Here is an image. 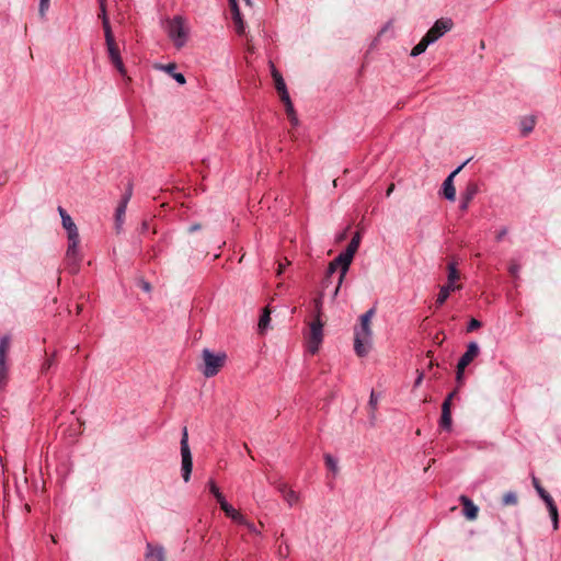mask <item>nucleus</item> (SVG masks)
<instances>
[{"mask_svg": "<svg viewBox=\"0 0 561 561\" xmlns=\"http://www.w3.org/2000/svg\"><path fill=\"white\" fill-rule=\"evenodd\" d=\"M375 314V309L370 308L360 316V323L355 328L354 351L359 357L368 354L371 345L373 332L370 321Z\"/></svg>", "mask_w": 561, "mask_h": 561, "instance_id": "obj_1", "label": "nucleus"}, {"mask_svg": "<svg viewBox=\"0 0 561 561\" xmlns=\"http://www.w3.org/2000/svg\"><path fill=\"white\" fill-rule=\"evenodd\" d=\"M62 227L67 231L68 238V248L66 252V260L69 265L72 267V272L76 273L78 271V266L81 262V254L79 250L80 236L76 224L73 222L70 216H64V220L61 221Z\"/></svg>", "mask_w": 561, "mask_h": 561, "instance_id": "obj_2", "label": "nucleus"}, {"mask_svg": "<svg viewBox=\"0 0 561 561\" xmlns=\"http://www.w3.org/2000/svg\"><path fill=\"white\" fill-rule=\"evenodd\" d=\"M164 31L176 48H182L186 44L190 30L184 16L175 15L172 19H167Z\"/></svg>", "mask_w": 561, "mask_h": 561, "instance_id": "obj_3", "label": "nucleus"}, {"mask_svg": "<svg viewBox=\"0 0 561 561\" xmlns=\"http://www.w3.org/2000/svg\"><path fill=\"white\" fill-rule=\"evenodd\" d=\"M202 358L204 362L202 373L206 378H210L219 373L226 362L227 355L224 352L213 353L210 350L204 348Z\"/></svg>", "mask_w": 561, "mask_h": 561, "instance_id": "obj_4", "label": "nucleus"}, {"mask_svg": "<svg viewBox=\"0 0 561 561\" xmlns=\"http://www.w3.org/2000/svg\"><path fill=\"white\" fill-rule=\"evenodd\" d=\"M181 457H182V478L185 482H188L191 479V473L193 469V460H192V454L188 446V433L187 427L184 426L182 430V437H181Z\"/></svg>", "mask_w": 561, "mask_h": 561, "instance_id": "obj_5", "label": "nucleus"}, {"mask_svg": "<svg viewBox=\"0 0 561 561\" xmlns=\"http://www.w3.org/2000/svg\"><path fill=\"white\" fill-rule=\"evenodd\" d=\"M350 265L351 264H346V261H339V255L332 260L330 263H329V266L327 268V274H325V277L323 279V288L328 287L329 285V279L330 277L337 271V268H340V274H339V277H337V284H336V287L333 291V295H332V298L334 299L337 294H339V290H340V287L346 276V273L350 268Z\"/></svg>", "mask_w": 561, "mask_h": 561, "instance_id": "obj_6", "label": "nucleus"}, {"mask_svg": "<svg viewBox=\"0 0 561 561\" xmlns=\"http://www.w3.org/2000/svg\"><path fill=\"white\" fill-rule=\"evenodd\" d=\"M323 322L322 319H313L309 325V333L307 335V350L310 354L314 355L323 341Z\"/></svg>", "mask_w": 561, "mask_h": 561, "instance_id": "obj_7", "label": "nucleus"}, {"mask_svg": "<svg viewBox=\"0 0 561 561\" xmlns=\"http://www.w3.org/2000/svg\"><path fill=\"white\" fill-rule=\"evenodd\" d=\"M480 348L477 342H470L467 351L459 358L457 364L456 379L458 383L462 382L465 368L479 355Z\"/></svg>", "mask_w": 561, "mask_h": 561, "instance_id": "obj_8", "label": "nucleus"}, {"mask_svg": "<svg viewBox=\"0 0 561 561\" xmlns=\"http://www.w3.org/2000/svg\"><path fill=\"white\" fill-rule=\"evenodd\" d=\"M105 36V44L108 53V58L111 62L114 65V67L117 69V71L122 75H126V68L124 66V62L121 57V53L118 49V46L115 42L113 34H107Z\"/></svg>", "mask_w": 561, "mask_h": 561, "instance_id": "obj_9", "label": "nucleus"}, {"mask_svg": "<svg viewBox=\"0 0 561 561\" xmlns=\"http://www.w3.org/2000/svg\"><path fill=\"white\" fill-rule=\"evenodd\" d=\"M453 27V21L450 19H439L434 25L427 31L425 36L431 39L432 43L440 38L445 33L450 31Z\"/></svg>", "mask_w": 561, "mask_h": 561, "instance_id": "obj_10", "label": "nucleus"}, {"mask_svg": "<svg viewBox=\"0 0 561 561\" xmlns=\"http://www.w3.org/2000/svg\"><path fill=\"white\" fill-rule=\"evenodd\" d=\"M466 164L462 163L461 165H459L456 170H454L444 181L443 183V194H444V197L450 202H454L456 199V188H455V185H454V178L455 175L463 168V165Z\"/></svg>", "mask_w": 561, "mask_h": 561, "instance_id": "obj_11", "label": "nucleus"}, {"mask_svg": "<svg viewBox=\"0 0 561 561\" xmlns=\"http://www.w3.org/2000/svg\"><path fill=\"white\" fill-rule=\"evenodd\" d=\"M360 234L359 232H356L353 236L352 240L350 241L348 245L346 247L345 251L339 254V261H346V264H351L355 253L358 250Z\"/></svg>", "mask_w": 561, "mask_h": 561, "instance_id": "obj_12", "label": "nucleus"}, {"mask_svg": "<svg viewBox=\"0 0 561 561\" xmlns=\"http://www.w3.org/2000/svg\"><path fill=\"white\" fill-rule=\"evenodd\" d=\"M479 192V185L476 182H469L466 186L465 192L461 194V201L459 208L462 211H466L469 207L470 202L474 198V196Z\"/></svg>", "mask_w": 561, "mask_h": 561, "instance_id": "obj_13", "label": "nucleus"}, {"mask_svg": "<svg viewBox=\"0 0 561 561\" xmlns=\"http://www.w3.org/2000/svg\"><path fill=\"white\" fill-rule=\"evenodd\" d=\"M271 73L275 82V89L278 92L280 100L285 99L286 95H289V93L287 91L284 78L273 64L271 65Z\"/></svg>", "mask_w": 561, "mask_h": 561, "instance_id": "obj_14", "label": "nucleus"}, {"mask_svg": "<svg viewBox=\"0 0 561 561\" xmlns=\"http://www.w3.org/2000/svg\"><path fill=\"white\" fill-rule=\"evenodd\" d=\"M459 501L463 506V515L466 518L469 520L476 519L479 511L478 506L467 495H460Z\"/></svg>", "mask_w": 561, "mask_h": 561, "instance_id": "obj_15", "label": "nucleus"}, {"mask_svg": "<svg viewBox=\"0 0 561 561\" xmlns=\"http://www.w3.org/2000/svg\"><path fill=\"white\" fill-rule=\"evenodd\" d=\"M145 559L146 561H165V553L163 547L153 546L148 542Z\"/></svg>", "mask_w": 561, "mask_h": 561, "instance_id": "obj_16", "label": "nucleus"}, {"mask_svg": "<svg viewBox=\"0 0 561 561\" xmlns=\"http://www.w3.org/2000/svg\"><path fill=\"white\" fill-rule=\"evenodd\" d=\"M439 426L445 431H450L451 428V412L448 400H444L442 404V416L439 421Z\"/></svg>", "mask_w": 561, "mask_h": 561, "instance_id": "obj_17", "label": "nucleus"}, {"mask_svg": "<svg viewBox=\"0 0 561 561\" xmlns=\"http://www.w3.org/2000/svg\"><path fill=\"white\" fill-rule=\"evenodd\" d=\"M460 286H457V285H450V284H445L444 286L440 287L439 289V293L437 295V298H436V306L437 307H440L443 306L446 300L448 299L449 295L451 291H455L457 289H459Z\"/></svg>", "mask_w": 561, "mask_h": 561, "instance_id": "obj_18", "label": "nucleus"}, {"mask_svg": "<svg viewBox=\"0 0 561 561\" xmlns=\"http://www.w3.org/2000/svg\"><path fill=\"white\" fill-rule=\"evenodd\" d=\"M225 514L236 523H245V517L239 513L231 504L224 502L220 507Z\"/></svg>", "mask_w": 561, "mask_h": 561, "instance_id": "obj_19", "label": "nucleus"}, {"mask_svg": "<svg viewBox=\"0 0 561 561\" xmlns=\"http://www.w3.org/2000/svg\"><path fill=\"white\" fill-rule=\"evenodd\" d=\"M100 3V19L102 20V25L104 30V35L113 34L112 27L110 24V20L106 12V0H99Z\"/></svg>", "mask_w": 561, "mask_h": 561, "instance_id": "obj_20", "label": "nucleus"}, {"mask_svg": "<svg viewBox=\"0 0 561 561\" xmlns=\"http://www.w3.org/2000/svg\"><path fill=\"white\" fill-rule=\"evenodd\" d=\"M160 69L164 70L167 73H169L170 76L173 77V79L179 83V84H184L186 82L185 80V77L183 73H180V72H175V69H176V65L174 62H170L168 65H164V66H160Z\"/></svg>", "mask_w": 561, "mask_h": 561, "instance_id": "obj_21", "label": "nucleus"}, {"mask_svg": "<svg viewBox=\"0 0 561 561\" xmlns=\"http://www.w3.org/2000/svg\"><path fill=\"white\" fill-rule=\"evenodd\" d=\"M536 117L535 116H526L520 121V134L522 136H528L535 128Z\"/></svg>", "mask_w": 561, "mask_h": 561, "instance_id": "obj_22", "label": "nucleus"}, {"mask_svg": "<svg viewBox=\"0 0 561 561\" xmlns=\"http://www.w3.org/2000/svg\"><path fill=\"white\" fill-rule=\"evenodd\" d=\"M282 102L285 104L286 114H287L290 123L294 126L298 125V117H297V114L295 112V108H294L293 102L290 100V96L286 95L285 99H282Z\"/></svg>", "mask_w": 561, "mask_h": 561, "instance_id": "obj_23", "label": "nucleus"}, {"mask_svg": "<svg viewBox=\"0 0 561 561\" xmlns=\"http://www.w3.org/2000/svg\"><path fill=\"white\" fill-rule=\"evenodd\" d=\"M126 208H127L126 199H121V202L116 208V211H115V221H116L117 229H119L123 225Z\"/></svg>", "mask_w": 561, "mask_h": 561, "instance_id": "obj_24", "label": "nucleus"}, {"mask_svg": "<svg viewBox=\"0 0 561 561\" xmlns=\"http://www.w3.org/2000/svg\"><path fill=\"white\" fill-rule=\"evenodd\" d=\"M431 44H433L431 42V39H428L424 35L423 38L412 48L411 56L416 57V56L423 54L426 50V48L428 47V45H431Z\"/></svg>", "mask_w": 561, "mask_h": 561, "instance_id": "obj_25", "label": "nucleus"}, {"mask_svg": "<svg viewBox=\"0 0 561 561\" xmlns=\"http://www.w3.org/2000/svg\"><path fill=\"white\" fill-rule=\"evenodd\" d=\"M9 350L10 336L3 335L0 337V362H7Z\"/></svg>", "mask_w": 561, "mask_h": 561, "instance_id": "obj_26", "label": "nucleus"}, {"mask_svg": "<svg viewBox=\"0 0 561 561\" xmlns=\"http://www.w3.org/2000/svg\"><path fill=\"white\" fill-rule=\"evenodd\" d=\"M533 485L545 503H548V501L553 500L551 495L541 486L539 480L536 477H533Z\"/></svg>", "mask_w": 561, "mask_h": 561, "instance_id": "obj_27", "label": "nucleus"}, {"mask_svg": "<svg viewBox=\"0 0 561 561\" xmlns=\"http://www.w3.org/2000/svg\"><path fill=\"white\" fill-rule=\"evenodd\" d=\"M546 505H547V508L549 511V515H550V517L552 519L553 528L557 529L558 528V508H557V505H556L553 500L548 501V503H546Z\"/></svg>", "mask_w": 561, "mask_h": 561, "instance_id": "obj_28", "label": "nucleus"}, {"mask_svg": "<svg viewBox=\"0 0 561 561\" xmlns=\"http://www.w3.org/2000/svg\"><path fill=\"white\" fill-rule=\"evenodd\" d=\"M270 321H271V312H270L268 308H265L263 310V313L260 317V320H259V329L261 332H264L267 329Z\"/></svg>", "mask_w": 561, "mask_h": 561, "instance_id": "obj_29", "label": "nucleus"}, {"mask_svg": "<svg viewBox=\"0 0 561 561\" xmlns=\"http://www.w3.org/2000/svg\"><path fill=\"white\" fill-rule=\"evenodd\" d=\"M9 379V368L7 362H0V390L7 386Z\"/></svg>", "mask_w": 561, "mask_h": 561, "instance_id": "obj_30", "label": "nucleus"}, {"mask_svg": "<svg viewBox=\"0 0 561 561\" xmlns=\"http://www.w3.org/2000/svg\"><path fill=\"white\" fill-rule=\"evenodd\" d=\"M232 20H233V23H234V28H236V32L239 34V35H242L244 34V31H245V25H244V22L242 20V16H241V12L239 13H234L232 14Z\"/></svg>", "mask_w": 561, "mask_h": 561, "instance_id": "obj_31", "label": "nucleus"}, {"mask_svg": "<svg viewBox=\"0 0 561 561\" xmlns=\"http://www.w3.org/2000/svg\"><path fill=\"white\" fill-rule=\"evenodd\" d=\"M459 279V272L456 268L455 263L448 264V276H447V283L450 285H455V282Z\"/></svg>", "mask_w": 561, "mask_h": 561, "instance_id": "obj_32", "label": "nucleus"}, {"mask_svg": "<svg viewBox=\"0 0 561 561\" xmlns=\"http://www.w3.org/2000/svg\"><path fill=\"white\" fill-rule=\"evenodd\" d=\"M323 293L313 299L314 307V319H321L322 317V305H323Z\"/></svg>", "mask_w": 561, "mask_h": 561, "instance_id": "obj_33", "label": "nucleus"}, {"mask_svg": "<svg viewBox=\"0 0 561 561\" xmlns=\"http://www.w3.org/2000/svg\"><path fill=\"white\" fill-rule=\"evenodd\" d=\"M283 497L288 503L289 506L295 505L299 500L298 493L291 489L286 491V493L283 495Z\"/></svg>", "mask_w": 561, "mask_h": 561, "instance_id": "obj_34", "label": "nucleus"}, {"mask_svg": "<svg viewBox=\"0 0 561 561\" xmlns=\"http://www.w3.org/2000/svg\"><path fill=\"white\" fill-rule=\"evenodd\" d=\"M377 403H378V397L375 393V391H371L370 397H369V402H368L369 407L373 410V412L370 414L371 422H374V420H375V410L377 409Z\"/></svg>", "mask_w": 561, "mask_h": 561, "instance_id": "obj_35", "label": "nucleus"}, {"mask_svg": "<svg viewBox=\"0 0 561 561\" xmlns=\"http://www.w3.org/2000/svg\"><path fill=\"white\" fill-rule=\"evenodd\" d=\"M502 503L504 505H516L517 504V495L514 492H507L504 494Z\"/></svg>", "mask_w": 561, "mask_h": 561, "instance_id": "obj_36", "label": "nucleus"}, {"mask_svg": "<svg viewBox=\"0 0 561 561\" xmlns=\"http://www.w3.org/2000/svg\"><path fill=\"white\" fill-rule=\"evenodd\" d=\"M324 460H325V465L327 467L333 471V472H336L337 471V461L336 459H334L330 454H327L324 456Z\"/></svg>", "mask_w": 561, "mask_h": 561, "instance_id": "obj_37", "label": "nucleus"}, {"mask_svg": "<svg viewBox=\"0 0 561 561\" xmlns=\"http://www.w3.org/2000/svg\"><path fill=\"white\" fill-rule=\"evenodd\" d=\"M519 270H520V265L514 261H512L510 263V266H508V272L512 276L514 277H518V273H519Z\"/></svg>", "mask_w": 561, "mask_h": 561, "instance_id": "obj_38", "label": "nucleus"}, {"mask_svg": "<svg viewBox=\"0 0 561 561\" xmlns=\"http://www.w3.org/2000/svg\"><path fill=\"white\" fill-rule=\"evenodd\" d=\"M481 325H482L481 321H479V320H477V319L472 318V319L469 321V323H468L467 331H468V332H472V331H474V330H477V329L481 328Z\"/></svg>", "mask_w": 561, "mask_h": 561, "instance_id": "obj_39", "label": "nucleus"}, {"mask_svg": "<svg viewBox=\"0 0 561 561\" xmlns=\"http://www.w3.org/2000/svg\"><path fill=\"white\" fill-rule=\"evenodd\" d=\"M49 8V0H39V8H38V11H39V14L42 16L45 15L46 11L48 10Z\"/></svg>", "mask_w": 561, "mask_h": 561, "instance_id": "obj_40", "label": "nucleus"}, {"mask_svg": "<svg viewBox=\"0 0 561 561\" xmlns=\"http://www.w3.org/2000/svg\"><path fill=\"white\" fill-rule=\"evenodd\" d=\"M276 490L284 495L286 491L290 490L288 485L285 482H277L275 483Z\"/></svg>", "mask_w": 561, "mask_h": 561, "instance_id": "obj_41", "label": "nucleus"}, {"mask_svg": "<svg viewBox=\"0 0 561 561\" xmlns=\"http://www.w3.org/2000/svg\"><path fill=\"white\" fill-rule=\"evenodd\" d=\"M131 194H133V186L131 184L129 183L127 185V188H126V192L124 193V195L122 196V199H126V203L128 204L130 197H131Z\"/></svg>", "mask_w": 561, "mask_h": 561, "instance_id": "obj_42", "label": "nucleus"}, {"mask_svg": "<svg viewBox=\"0 0 561 561\" xmlns=\"http://www.w3.org/2000/svg\"><path fill=\"white\" fill-rule=\"evenodd\" d=\"M229 7L231 10V14H234V13L237 14L240 12L237 0H229Z\"/></svg>", "mask_w": 561, "mask_h": 561, "instance_id": "obj_43", "label": "nucleus"}, {"mask_svg": "<svg viewBox=\"0 0 561 561\" xmlns=\"http://www.w3.org/2000/svg\"><path fill=\"white\" fill-rule=\"evenodd\" d=\"M240 525H244L251 533L253 534H260V531L256 529L255 525L253 523H250L245 519V523H239Z\"/></svg>", "mask_w": 561, "mask_h": 561, "instance_id": "obj_44", "label": "nucleus"}, {"mask_svg": "<svg viewBox=\"0 0 561 561\" xmlns=\"http://www.w3.org/2000/svg\"><path fill=\"white\" fill-rule=\"evenodd\" d=\"M508 232V229L506 227H503L502 229L499 230V232L496 233V241L500 242L503 240V238L507 234Z\"/></svg>", "mask_w": 561, "mask_h": 561, "instance_id": "obj_45", "label": "nucleus"}, {"mask_svg": "<svg viewBox=\"0 0 561 561\" xmlns=\"http://www.w3.org/2000/svg\"><path fill=\"white\" fill-rule=\"evenodd\" d=\"M208 484H209V491L213 493L214 496H216L218 493H220L219 488L213 480H210Z\"/></svg>", "mask_w": 561, "mask_h": 561, "instance_id": "obj_46", "label": "nucleus"}, {"mask_svg": "<svg viewBox=\"0 0 561 561\" xmlns=\"http://www.w3.org/2000/svg\"><path fill=\"white\" fill-rule=\"evenodd\" d=\"M51 365H53V358L45 359V362L42 365V370L43 371L48 370L51 367Z\"/></svg>", "mask_w": 561, "mask_h": 561, "instance_id": "obj_47", "label": "nucleus"}, {"mask_svg": "<svg viewBox=\"0 0 561 561\" xmlns=\"http://www.w3.org/2000/svg\"><path fill=\"white\" fill-rule=\"evenodd\" d=\"M215 497H216L217 502L219 503L220 507L222 506L224 502H227L221 492L218 493Z\"/></svg>", "mask_w": 561, "mask_h": 561, "instance_id": "obj_48", "label": "nucleus"}, {"mask_svg": "<svg viewBox=\"0 0 561 561\" xmlns=\"http://www.w3.org/2000/svg\"><path fill=\"white\" fill-rule=\"evenodd\" d=\"M141 288L145 291H150L151 290V285L148 282H146V280H141Z\"/></svg>", "mask_w": 561, "mask_h": 561, "instance_id": "obj_49", "label": "nucleus"}, {"mask_svg": "<svg viewBox=\"0 0 561 561\" xmlns=\"http://www.w3.org/2000/svg\"><path fill=\"white\" fill-rule=\"evenodd\" d=\"M58 213L61 217V221L64 220V216H70L61 206L58 207Z\"/></svg>", "mask_w": 561, "mask_h": 561, "instance_id": "obj_50", "label": "nucleus"}, {"mask_svg": "<svg viewBox=\"0 0 561 561\" xmlns=\"http://www.w3.org/2000/svg\"><path fill=\"white\" fill-rule=\"evenodd\" d=\"M58 213L61 217V221L64 220V216H70L61 206L58 207Z\"/></svg>", "mask_w": 561, "mask_h": 561, "instance_id": "obj_51", "label": "nucleus"}, {"mask_svg": "<svg viewBox=\"0 0 561 561\" xmlns=\"http://www.w3.org/2000/svg\"><path fill=\"white\" fill-rule=\"evenodd\" d=\"M423 380V374L421 373L415 379L414 387H419Z\"/></svg>", "mask_w": 561, "mask_h": 561, "instance_id": "obj_52", "label": "nucleus"}, {"mask_svg": "<svg viewBox=\"0 0 561 561\" xmlns=\"http://www.w3.org/2000/svg\"><path fill=\"white\" fill-rule=\"evenodd\" d=\"M149 229V224L147 221H142L141 224V231L145 232Z\"/></svg>", "mask_w": 561, "mask_h": 561, "instance_id": "obj_53", "label": "nucleus"}, {"mask_svg": "<svg viewBox=\"0 0 561 561\" xmlns=\"http://www.w3.org/2000/svg\"><path fill=\"white\" fill-rule=\"evenodd\" d=\"M455 393H456L455 391H454V392H451V393H449V394L446 397V399H445V400H448V402H449V407L451 405V400H453V398H454Z\"/></svg>", "mask_w": 561, "mask_h": 561, "instance_id": "obj_54", "label": "nucleus"}, {"mask_svg": "<svg viewBox=\"0 0 561 561\" xmlns=\"http://www.w3.org/2000/svg\"><path fill=\"white\" fill-rule=\"evenodd\" d=\"M393 190H394V184H391V185L388 187V190H387V192H386V195H387V196H390V194L393 192Z\"/></svg>", "mask_w": 561, "mask_h": 561, "instance_id": "obj_55", "label": "nucleus"}, {"mask_svg": "<svg viewBox=\"0 0 561 561\" xmlns=\"http://www.w3.org/2000/svg\"><path fill=\"white\" fill-rule=\"evenodd\" d=\"M199 228H201L199 225H193V226L190 227V231L193 232V231L198 230Z\"/></svg>", "mask_w": 561, "mask_h": 561, "instance_id": "obj_56", "label": "nucleus"}, {"mask_svg": "<svg viewBox=\"0 0 561 561\" xmlns=\"http://www.w3.org/2000/svg\"><path fill=\"white\" fill-rule=\"evenodd\" d=\"M283 268H284V265H283V264H279V265H278V274H282Z\"/></svg>", "mask_w": 561, "mask_h": 561, "instance_id": "obj_57", "label": "nucleus"}, {"mask_svg": "<svg viewBox=\"0 0 561 561\" xmlns=\"http://www.w3.org/2000/svg\"><path fill=\"white\" fill-rule=\"evenodd\" d=\"M243 446H244L245 450L248 451V454H251V450H250V448L248 447V445H247V444H244Z\"/></svg>", "mask_w": 561, "mask_h": 561, "instance_id": "obj_58", "label": "nucleus"}, {"mask_svg": "<svg viewBox=\"0 0 561 561\" xmlns=\"http://www.w3.org/2000/svg\"><path fill=\"white\" fill-rule=\"evenodd\" d=\"M245 2H247L248 4H250V2H251V1H250V0H245Z\"/></svg>", "mask_w": 561, "mask_h": 561, "instance_id": "obj_59", "label": "nucleus"}, {"mask_svg": "<svg viewBox=\"0 0 561 561\" xmlns=\"http://www.w3.org/2000/svg\"><path fill=\"white\" fill-rule=\"evenodd\" d=\"M560 14H561V11H560Z\"/></svg>", "mask_w": 561, "mask_h": 561, "instance_id": "obj_60", "label": "nucleus"}]
</instances>
